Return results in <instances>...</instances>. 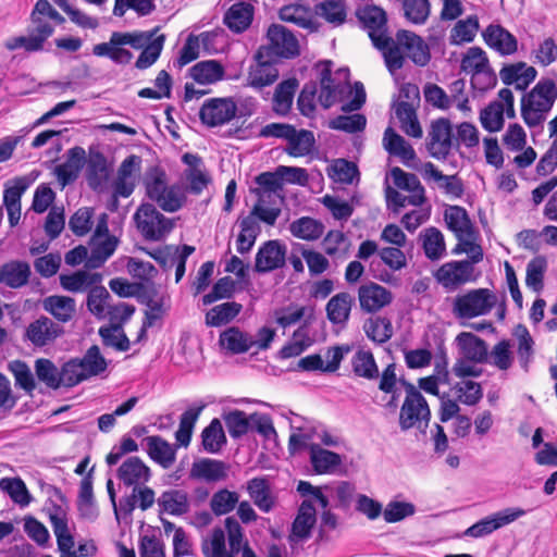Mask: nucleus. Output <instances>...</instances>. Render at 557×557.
Wrapping results in <instances>:
<instances>
[{"label":"nucleus","instance_id":"nucleus-1","mask_svg":"<svg viewBox=\"0 0 557 557\" xmlns=\"http://www.w3.org/2000/svg\"><path fill=\"white\" fill-rule=\"evenodd\" d=\"M557 99V85L553 78H541L521 98V117L530 127L541 126Z\"/></svg>","mask_w":557,"mask_h":557},{"label":"nucleus","instance_id":"nucleus-2","mask_svg":"<svg viewBox=\"0 0 557 557\" xmlns=\"http://www.w3.org/2000/svg\"><path fill=\"white\" fill-rule=\"evenodd\" d=\"M159 27L143 32H113L108 42L95 45L92 53L97 57H107L115 64H127L133 59V53L123 46L128 45L136 50H143L156 37Z\"/></svg>","mask_w":557,"mask_h":557},{"label":"nucleus","instance_id":"nucleus-3","mask_svg":"<svg viewBox=\"0 0 557 557\" xmlns=\"http://www.w3.org/2000/svg\"><path fill=\"white\" fill-rule=\"evenodd\" d=\"M134 222L146 240H162L174 228V221L163 215L152 203H141L134 213Z\"/></svg>","mask_w":557,"mask_h":557},{"label":"nucleus","instance_id":"nucleus-4","mask_svg":"<svg viewBox=\"0 0 557 557\" xmlns=\"http://www.w3.org/2000/svg\"><path fill=\"white\" fill-rule=\"evenodd\" d=\"M496 304L497 297L491 289H471L454 298L453 313L458 319H472L490 313Z\"/></svg>","mask_w":557,"mask_h":557},{"label":"nucleus","instance_id":"nucleus-5","mask_svg":"<svg viewBox=\"0 0 557 557\" xmlns=\"http://www.w3.org/2000/svg\"><path fill=\"white\" fill-rule=\"evenodd\" d=\"M53 32L54 25L40 14H35V10L33 9L27 36L13 37L5 41L4 47L10 51L20 48H23L27 52L41 51L44 44L52 36Z\"/></svg>","mask_w":557,"mask_h":557},{"label":"nucleus","instance_id":"nucleus-6","mask_svg":"<svg viewBox=\"0 0 557 557\" xmlns=\"http://www.w3.org/2000/svg\"><path fill=\"white\" fill-rule=\"evenodd\" d=\"M434 277L447 292H454L475 280L474 267L468 260L449 261L437 269Z\"/></svg>","mask_w":557,"mask_h":557},{"label":"nucleus","instance_id":"nucleus-7","mask_svg":"<svg viewBox=\"0 0 557 557\" xmlns=\"http://www.w3.org/2000/svg\"><path fill=\"white\" fill-rule=\"evenodd\" d=\"M431 420V410L426 399L422 397L405 399L399 411V428L408 431L417 428L425 434Z\"/></svg>","mask_w":557,"mask_h":557},{"label":"nucleus","instance_id":"nucleus-8","mask_svg":"<svg viewBox=\"0 0 557 557\" xmlns=\"http://www.w3.org/2000/svg\"><path fill=\"white\" fill-rule=\"evenodd\" d=\"M236 112L237 106L232 98H211L201 106L199 117L202 124L215 127L228 123Z\"/></svg>","mask_w":557,"mask_h":557},{"label":"nucleus","instance_id":"nucleus-9","mask_svg":"<svg viewBox=\"0 0 557 557\" xmlns=\"http://www.w3.org/2000/svg\"><path fill=\"white\" fill-rule=\"evenodd\" d=\"M269 39L268 52L270 55L293 59L299 55V44L295 35L285 26L272 24L267 32Z\"/></svg>","mask_w":557,"mask_h":557},{"label":"nucleus","instance_id":"nucleus-10","mask_svg":"<svg viewBox=\"0 0 557 557\" xmlns=\"http://www.w3.org/2000/svg\"><path fill=\"white\" fill-rule=\"evenodd\" d=\"M454 146L449 120L442 117L433 121L429 132V141L426 143L429 153L435 159L443 160L447 158Z\"/></svg>","mask_w":557,"mask_h":557},{"label":"nucleus","instance_id":"nucleus-11","mask_svg":"<svg viewBox=\"0 0 557 557\" xmlns=\"http://www.w3.org/2000/svg\"><path fill=\"white\" fill-rule=\"evenodd\" d=\"M525 513L527 511L521 508H506L472 524L463 532V535L471 537L488 535L495 530L516 521Z\"/></svg>","mask_w":557,"mask_h":557},{"label":"nucleus","instance_id":"nucleus-12","mask_svg":"<svg viewBox=\"0 0 557 557\" xmlns=\"http://www.w3.org/2000/svg\"><path fill=\"white\" fill-rule=\"evenodd\" d=\"M287 247L278 239H271L263 243L255 259V271L257 273H269L281 269L286 262Z\"/></svg>","mask_w":557,"mask_h":557},{"label":"nucleus","instance_id":"nucleus-13","mask_svg":"<svg viewBox=\"0 0 557 557\" xmlns=\"http://www.w3.org/2000/svg\"><path fill=\"white\" fill-rule=\"evenodd\" d=\"M358 300L362 311L375 313L393 301V294L386 287L369 282L358 288Z\"/></svg>","mask_w":557,"mask_h":557},{"label":"nucleus","instance_id":"nucleus-14","mask_svg":"<svg viewBox=\"0 0 557 557\" xmlns=\"http://www.w3.org/2000/svg\"><path fill=\"white\" fill-rule=\"evenodd\" d=\"M63 327L50 318L41 315L26 327L25 337L35 346L44 347L63 334Z\"/></svg>","mask_w":557,"mask_h":557},{"label":"nucleus","instance_id":"nucleus-15","mask_svg":"<svg viewBox=\"0 0 557 557\" xmlns=\"http://www.w3.org/2000/svg\"><path fill=\"white\" fill-rule=\"evenodd\" d=\"M141 304L147 306L145 311V320L140 330V335L146 333V329L154 324L156 321L162 319L166 308L165 301L168 296L159 294L154 284H147L140 293L139 298Z\"/></svg>","mask_w":557,"mask_h":557},{"label":"nucleus","instance_id":"nucleus-16","mask_svg":"<svg viewBox=\"0 0 557 557\" xmlns=\"http://www.w3.org/2000/svg\"><path fill=\"white\" fill-rule=\"evenodd\" d=\"M357 16L373 45L388 36L386 12L375 5H368L357 12Z\"/></svg>","mask_w":557,"mask_h":557},{"label":"nucleus","instance_id":"nucleus-17","mask_svg":"<svg viewBox=\"0 0 557 557\" xmlns=\"http://www.w3.org/2000/svg\"><path fill=\"white\" fill-rule=\"evenodd\" d=\"M258 198L257 202L253 205L251 211L249 213L258 216L259 221L273 226L281 215L280 205L284 200V196L278 193H265L264 196L262 191H251Z\"/></svg>","mask_w":557,"mask_h":557},{"label":"nucleus","instance_id":"nucleus-18","mask_svg":"<svg viewBox=\"0 0 557 557\" xmlns=\"http://www.w3.org/2000/svg\"><path fill=\"white\" fill-rule=\"evenodd\" d=\"M397 39L404 48L405 58L408 57L419 66H424L430 62V49L422 37L413 32L400 29L397 32Z\"/></svg>","mask_w":557,"mask_h":557},{"label":"nucleus","instance_id":"nucleus-19","mask_svg":"<svg viewBox=\"0 0 557 557\" xmlns=\"http://www.w3.org/2000/svg\"><path fill=\"white\" fill-rule=\"evenodd\" d=\"M116 476L125 486H140L151 476L148 466L139 457H128L116 470Z\"/></svg>","mask_w":557,"mask_h":557},{"label":"nucleus","instance_id":"nucleus-20","mask_svg":"<svg viewBox=\"0 0 557 557\" xmlns=\"http://www.w3.org/2000/svg\"><path fill=\"white\" fill-rule=\"evenodd\" d=\"M537 71L524 62L505 65L499 71V76L505 85H513L517 90H525L536 78Z\"/></svg>","mask_w":557,"mask_h":557},{"label":"nucleus","instance_id":"nucleus-21","mask_svg":"<svg viewBox=\"0 0 557 557\" xmlns=\"http://www.w3.org/2000/svg\"><path fill=\"white\" fill-rule=\"evenodd\" d=\"M85 162H86L85 149L79 146L71 148L67 151L66 161L64 163L55 166V170H54V173H55L60 184L62 186H66L71 183H73L74 181H76Z\"/></svg>","mask_w":557,"mask_h":557},{"label":"nucleus","instance_id":"nucleus-22","mask_svg":"<svg viewBox=\"0 0 557 557\" xmlns=\"http://www.w3.org/2000/svg\"><path fill=\"white\" fill-rule=\"evenodd\" d=\"M182 161L188 166L184 173L189 183V191L199 195L211 182L209 174L202 169V159L187 152L183 154Z\"/></svg>","mask_w":557,"mask_h":557},{"label":"nucleus","instance_id":"nucleus-23","mask_svg":"<svg viewBox=\"0 0 557 557\" xmlns=\"http://www.w3.org/2000/svg\"><path fill=\"white\" fill-rule=\"evenodd\" d=\"M30 265L25 261L11 260L0 265V284L17 289L28 284Z\"/></svg>","mask_w":557,"mask_h":557},{"label":"nucleus","instance_id":"nucleus-24","mask_svg":"<svg viewBox=\"0 0 557 557\" xmlns=\"http://www.w3.org/2000/svg\"><path fill=\"white\" fill-rule=\"evenodd\" d=\"M86 163V180L94 191H102L108 178L109 168L106 157L99 151H90Z\"/></svg>","mask_w":557,"mask_h":557},{"label":"nucleus","instance_id":"nucleus-25","mask_svg":"<svg viewBox=\"0 0 557 557\" xmlns=\"http://www.w3.org/2000/svg\"><path fill=\"white\" fill-rule=\"evenodd\" d=\"M228 469L224 461L205 458L193 463L189 476L207 482H219L227 478Z\"/></svg>","mask_w":557,"mask_h":557},{"label":"nucleus","instance_id":"nucleus-26","mask_svg":"<svg viewBox=\"0 0 557 557\" xmlns=\"http://www.w3.org/2000/svg\"><path fill=\"white\" fill-rule=\"evenodd\" d=\"M391 176L397 188L407 190L412 195L411 206L418 207L425 202V189L416 174L395 166L391 170Z\"/></svg>","mask_w":557,"mask_h":557},{"label":"nucleus","instance_id":"nucleus-27","mask_svg":"<svg viewBox=\"0 0 557 557\" xmlns=\"http://www.w3.org/2000/svg\"><path fill=\"white\" fill-rule=\"evenodd\" d=\"M154 491L151 487L145 484L135 486L129 495L120 499V510L125 517L131 516L137 506L145 511L154 504Z\"/></svg>","mask_w":557,"mask_h":557},{"label":"nucleus","instance_id":"nucleus-28","mask_svg":"<svg viewBox=\"0 0 557 557\" xmlns=\"http://www.w3.org/2000/svg\"><path fill=\"white\" fill-rule=\"evenodd\" d=\"M42 309L58 322L66 323L76 313L75 299L69 296L51 295L42 300Z\"/></svg>","mask_w":557,"mask_h":557},{"label":"nucleus","instance_id":"nucleus-29","mask_svg":"<svg viewBox=\"0 0 557 557\" xmlns=\"http://www.w3.org/2000/svg\"><path fill=\"white\" fill-rule=\"evenodd\" d=\"M456 341L467 360L475 363L487 362L488 350L485 341L468 332L460 333Z\"/></svg>","mask_w":557,"mask_h":557},{"label":"nucleus","instance_id":"nucleus-30","mask_svg":"<svg viewBox=\"0 0 557 557\" xmlns=\"http://www.w3.org/2000/svg\"><path fill=\"white\" fill-rule=\"evenodd\" d=\"M253 13L255 8L250 3L236 2L226 11L224 24L235 33H243L251 25Z\"/></svg>","mask_w":557,"mask_h":557},{"label":"nucleus","instance_id":"nucleus-31","mask_svg":"<svg viewBox=\"0 0 557 557\" xmlns=\"http://www.w3.org/2000/svg\"><path fill=\"white\" fill-rule=\"evenodd\" d=\"M373 46L382 52L385 65L391 74H395L404 66L406 61L405 52L397 39V35L395 38L387 36Z\"/></svg>","mask_w":557,"mask_h":557},{"label":"nucleus","instance_id":"nucleus-32","mask_svg":"<svg viewBox=\"0 0 557 557\" xmlns=\"http://www.w3.org/2000/svg\"><path fill=\"white\" fill-rule=\"evenodd\" d=\"M247 492L253 504L263 512H270L275 506L269 481L265 478H253L247 482Z\"/></svg>","mask_w":557,"mask_h":557},{"label":"nucleus","instance_id":"nucleus-33","mask_svg":"<svg viewBox=\"0 0 557 557\" xmlns=\"http://www.w3.org/2000/svg\"><path fill=\"white\" fill-rule=\"evenodd\" d=\"M258 216L249 213L246 216L238 218L237 223L240 232L236 239L237 251L242 255L247 253L253 247L257 237L261 233V227L258 223Z\"/></svg>","mask_w":557,"mask_h":557},{"label":"nucleus","instance_id":"nucleus-34","mask_svg":"<svg viewBox=\"0 0 557 557\" xmlns=\"http://www.w3.org/2000/svg\"><path fill=\"white\" fill-rule=\"evenodd\" d=\"M485 42L502 54H512L517 51V39L500 25H490L484 34Z\"/></svg>","mask_w":557,"mask_h":557},{"label":"nucleus","instance_id":"nucleus-35","mask_svg":"<svg viewBox=\"0 0 557 557\" xmlns=\"http://www.w3.org/2000/svg\"><path fill=\"white\" fill-rule=\"evenodd\" d=\"M383 146L389 154L399 157L406 165H410V162L417 158L412 146L392 127H387L384 132Z\"/></svg>","mask_w":557,"mask_h":557},{"label":"nucleus","instance_id":"nucleus-36","mask_svg":"<svg viewBox=\"0 0 557 557\" xmlns=\"http://www.w3.org/2000/svg\"><path fill=\"white\" fill-rule=\"evenodd\" d=\"M444 219L448 228L457 235L458 239L473 236V225L465 208L450 206L445 210Z\"/></svg>","mask_w":557,"mask_h":557},{"label":"nucleus","instance_id":"nucleus-37","mask_svg":"<svg viewBox=\"0 0 557 557\" xmlns=\"http://www.w3.org/2000/svg\"><path fill=\"white\" fill-rule=\"evenodd\" d=\"M330 65L331 62H326L325 67L320 73V94L318 100L324 109L331 108L345 91L343 84L334 83Z\"/></svg>","mask_w":557,"mask_h":557},{"label":"nucleus","instance_id":"nucleus-38","mask_svg":"<svg viewBox=\"0 0 557 557\" xmlns=\"http://www.w3.org/2000/svg\"><path fill=\"white\" fill-rule=\"evenodd\" d=\"M422 175L425 180L438 183V186L448 195L461 197L463 194L462 181L457 175H444L432 162L423 164Z\"/></svg>","mask_w":557,"mask_h":557},{"label":"nucleus","instance_id":"nucleus-39","mask_svg":"<svg viewBox=\"0 0 557 557\" xmlns=\"http://www.w3.org/2000/svg\"><path fill=\"white\" fill-rule=\"evenodd\" d=\"M149 457L162 468L169 469L175 461L176 450L164 438L158 435L146 437Z\"/></svg>","mask_w":557,"mask_h":557},{"label":"nucleus","instance_id":"nucleus-40","mask_svg":"<svg viewBox=\"0 0 557 557\" xmlns=\"http://www.w3.org/2000/svg\"><path fill=\"white\" fill-rule=\"evenodd\" d=\"M117 238L113 235L103 236L98 240L90 238L91 251L86 261L88 269H98L113 255L117 247Z\"/></svg>","mask_w":557,"mask_h":557},{"label":"nucleus","instance_id":"nucleus-41","mask_svg":"<svg viewBox=\"0 0 557 557\" xmlns=\"http://www.w3.org/2000/svg\"><path fill=\"white\" fill-rule=\"evenodd\" d=\"M354 297L346 292L334 295L326 304V315L333 324H345L349 320Z\"/></svg>","mask_w":557,"mask_h":557},{"label":"nucleus","instance_id":"nucleus-42","mask_svg":"<svg viewBox=\"0 0 557 557\" xmlns=\"http://www.w3.org/2000/svg\"><path fill=\"white\" fill-rule=\"evenodd\" d=\"M315 523V508L312 502L305 499L292 525L290 539L298 540L308 539L311 534V529Z\"/></svg>","mask_w":557,"mask_h":557},{"label":"nucleus","instance_id":"nucleus-43","mask_svg":"<svg viewBox=\"0 0 557 557\" xmlns=\"http://www.w3.org/2000/svg\"><path fill=\"white\" fill-rule=\"evenodd\" d=\"M224 66L216 60L200 61L189 69V75L201 85L214 84L224 76Z\"/></svg>","mask_w":557,"mask_h":557},{"label":"nucleus","instance_id":"nucleus-44","mask_svg":"<svg viewBox=\"0 0 557 557\" xmlns=\"http://www.w3.org/2000/svg\"><path fill=\"white\" fill-rule=\"evenodd\" d=\"M101 280V274L87 271H76L72 274L60 275L62 288L72 293L89 290L94 285L100 283Z\"/></svg>","mask_w":557,"mask_h":557},{"label":"nucleus","instance_id":"nucleus-45","mask_svg":"<svg viewBox=\"0 0 557 557\" xmlns=\"http://www.w3.org/2000/svg\"><path fill=\"white\" fill-rule=\"evenodd\" d=\"M310 462L317 473H330L342 463L338 454L324 449L318 444H310Z\"/></svg>","mask_w":557,"mask_h":557},{"label":"nucleus","instance_id":"nucleus-46","mask_svg":"<svg viewBox=\"0 0 557 557\" xmlns=\"http://www.w3.org/2000/svg\"><path fill=\"white\" fill-rule=\"evenodd\" d=\"M351 370L357 377L368 381L379 379V367L370 350L358 349L351 358Z\"/></svg>","mask_w":557,"mask_h":557},{"label":"nucleus","instance_id":"nucleus-47","mask_svg":"<svg viewBox=\"0 0 557 557\" xmlns=\"http://www.w3.org/2000/svg\"><path fill=\"white\" fill-rule=\"evenodd\" d=\"M162 511L173 516H182L189 511L188 495L183 490L164 491L158 498Z\"/></svg>","mask_w":557,"mask_h":557},{"label":"nucleus","instance_id":"nucleus-48","mask_svg":"<svg viewBox=\"0 0 557 557\" xmlns=\"http://www.w3.org/2000/svg\"><path fill=\"white\" fill-rule=\"evenodd\" d=\"M394 108L403 132L408 136L420 138L422 136V128L412 103H409L408 101H398Z\"/></svg>","mask_w":557,"mask_h":557},{"label":"nucleus","instance_id":"nucleus-49","mask_svg":"<svg viewBox=\"0 0 557 557\" xmlns=\"http://www.w3.org/2000/svg\"><path fill=\"white\" fill-rule=\"evenodd\" d=\"M220 344L233 354H244L252 348V335L233 326L221 333Z\"/></svg>","mask_w":557,"mask_h":557},{"label":"nucleus","instance_id":"nucleus-50","mask_svg":"<svg viewBox=\"0 0 557 557\" xmlns=\"http://www.w3.org/2000/svg\"><path fill=\"white\" fill-rule=\"evenodd\" d=\"M298 85L296 78H288L276 86L273 96V110L277 114L286 115L289 112Z\"/></svg>","mask_w":557,"mask_h":557},{"label":"nucleus","instance_id":"nucleus-51","mask_svg":"<svg viewBox=\"0 0 557 557\" xmlns=\"http://www.w3.org/2000/svg\"><path fill=\"white\" fill-rule=\"evenodd\" d=\"M324 228L322 222L310 216H301L289 225L293 236L309 242L320 238L324 233Z\"/></svg>","mask_w":557,"mask_h":557},{"label":"nucleus","instance_id":"nucleus-52","mask_svg":"<svg viewBox=\"0 0 557 557\" xmlns=\"http://www.w3.org/2000/svg\"><path fill=\"white\" fill-rule=\"evenodd\" d=\"M82 371L86 379L100 375L108 368V361L101 355L100 348L97 345L90 346L82 358H77Z\"/></svg>","mask_w":557,"mask_h":557},{"label":"nucleus","instance_id":"nucleus-53","mask_svg":"<svg viewBox=\"0 0 557 557\" xmlns=\"http://www.w3.org/2000/svg\"><path fill=\"white\" fill-rule=\"evenodd\" d=\"M243 306L235 301L214 306L206 313V324L215 327L227 324L239 314Z\"/></svg>","mask_w":557,"mask_h":557},{"label":"nucleus","instance_id":"nucleus-54","mask_svg":"<svg viewBox=\"0 0 557 557\" xmlns=\"http://www.w3.org/2000/svg\"><path fill=\"white\" fill-rule=\"evenodd\" d=\"M366 335L376 344H384L394 334L392 321L386 317L370 318L364 322Z\"/></svg>","mask_w":557,"mask_h":557},{"label":"nucleus","instance_id":"nucleus-55","mask_svg":"<svg viewBox=\"0 0 557 557\" xmlns=\"http://www.w3.org/2000/svg\"><path fill=\"white\" fill-rule=\"evenodd\" d=\"M205 406V404H201L198 407H191L181 416L178 430L175 432V440L178 445L184 447L189 445L193 430Z\"/></svg>","mask_w":557,"mask_h":557},{"label":"nucleus","instance_id":"nucleus-56","mask_svg":"<svg viewBox=\"0 0 557 557\" xmlns=\"http://www.w3.org/2000/svg\"><path fill=\"white\" fill-rule=\"evenodd\" d=\"M422 247L428 259L435 261L441 259L446 251L442 232L436 227H429L421 234Z\"/></svg>","mask_w":557,"mask_h":557},{"label":"nucleus","instance_id":"nucleus-57","mask_svg":"<svg viewBox=\"0 0 557 557\" xmlns=\"http://www.w3.org/2000/svg\"><path fill=\"white\" fill-rule=\"evenodd\" d=\"M35 374L38 381L48 388L58 389L62 386L60 369L50 359H37L35 361Z\"/></svg>","mask_w":557,"mask_h":557},{"label":"nucleus","instance_id":"nucleus-58","mask_svg":"<svg viewBox=\"0 0 557 557\" xmlns=\"http://www.w3.org/2000/svg\"><path fill=\"white\" fill-rule=\"evenodd\" d=\"M203 449L210 454H215L221 450L222 446L226 443V437L219 419H213L201 433Z\"/></svg>","mask_w":557,"mask_h":557},{"label":"nucleus","instance_id":"nucleus-59","mask_svg":"<svg viewBox=\"0 0 557 557\" xmlns=\"http://www.w3.org/2000/svg\"><path fill=\"white\" fill-rule=\"evenodd\" d=\"M286 152L292 157H304L311 152L314 146V136L311 131L294 128V134L287 140Z\"/></svg>","mask_w":557,"mask_h":557},{"label":"nucleus","instance_id":"nucleus-60","mask_svg":"<svg viewBox=\"0 0 557 557\" xmlns=\"http://www.w3.org/2000/svg\"><path fill=\"white\" fill-rule=\"evenodd\" d=\"M547 270V259L545 256H536L527 264L525 284L535 293H540L544 287V274Z\"/></svg>","mask_w":557,"mask_h":557},{"label":"nucleus","instance_id":"nucleus-61","mask_svg":"<svg viewBox=\"0 0 557 557\" xmlns=\"http://www.w3.org/2000/svg\"><path fill=\"white\" fill-rule=\"evenodd\" d=\"M201 550L205 557H228L231 554L226 552L225 531L220 527L214 528L210 535L202 540Z\"/></svg>","mask_w":557,"mask_h":557},{"label":"nucleus","instance_id":"nucleus-62","mask_svg":"<svg viewBox=\"0 0 557 557\" xmlns=\"http://www.w3.org/2000/svg\"><path fill=\"white\" fill-rule=\"evenodd\" d=\"M278 77V71L270 62H259L257 67L249 72L247 86L262 88L272 85Z\"/></svg>","mask_w":557,"mask_h":557},{"label":"nucleus","instance_id":"nucleus-63","mask_svg":"<svg viewBox=\"0 0 557 557\" xmlns=\"http://www.w3.org/2000/svg\"><path fill=\"white\" fill-rule=\"evenodd\" d=\"M146 194L152 201H159L168 188L166 174L159 168H152L147 172L144 180Z\"/></svg>","mask_w":557,"mask_h":557},{"label":"nucleus","instance_id":"nucleus-64","mask_svg":"<svg viewBox=\"0 0 557 557\" xmlns=\"http://www.w3.org/2000/svg\"><path fill=\"white\" fill-rule=\"evenodd\" d=\"M228 434L233 438H239L246 435L251 429L250 416L244 411L235 409L223 416Z\"/></svg>","mask_w":557,"mask_h":557}]
</instances>
